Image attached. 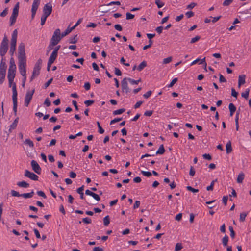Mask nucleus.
Returning <instances> with one entry per match:
<instances>
[{
  "instance_id": "45",
  "label": "nucleus",
  "mask_w": 251,
  "mask_h": 251,
  "mask_svg": "<svg viewBox=\"0 0 251 251\" xmlns=\"http://www.w3.org/2000/svg\"><path fill=\"white\" fill-rule=\"evenodd\" d=\"M97 124L98 125V128H99V132L100 134H103L104 132V129L100 126L99 122H97Z\"/></svg>"
},
{
  "instance_id": "30",
  "label": "nucleus",
  "mask_w": 251,
  "mask_h": 251,
  "mask_svg": "<svg viewBox=\"0 0 251 251\" xmlns=\"http://www.w3.org/2000/svg\"><path fill=\"white\" fill-rule=\"evenodd\" d=\"M250 89L247 88L245 90L244 92L242 93L241 96L242 97L246 99H248L249 95Z\"/></svg>"
},
{
  "instance_id": "42",
  "label": "nucleus",
  "mask_w": 251,
  "mask_h": 251,
  "mask_svg": "<svg viewBox=\"0 0 251 251\" xmlns=\"http://www.w3.org/2000/svg\"><path fill=\"white\" fill-rule=\"evenodd\" d=\"M233 1V0H225L223 3V5L224 6H227L229 5Z\"/></svg>"
},
{
  "instance_id": "22",
  "label": "nucleus",
  "mask_w": 251,
  "mask_h": 251,
  "mask_svg": "<svg viewBox=\"0 0 251 251\" xmlns=\"http://www.w3.org/2000/svg\"><path fill=\"white\" fill-rule=\"evenodd\" d=\"M6 71L0 70V84H2L5 77Z\"/></svg>"
},
{
  "instance_id": "44",
  "label": "nucleus",
  "mask_w": 251,
  "mask_h": 251,
  "mask_svg": "<svg viewBox=\"0 0 251 251\" xmlns=\"http://www.w3.org/2000/svg\"><path fill=\"white\" fill-rule=\"evenodd\" d=\"M229 230L230 232V236L232 237V238H234L235 237V232L233 230V228L232 226H230L229 227Z\"/></svg>"
},
{
  "instance_id": "3",
  "label": "nucleus",
  "mask_w": 251,
  "mask_h": 251,
  "mask_svg": "<svg viewBox=\"0 0 251 251\" xmlns=\"http://www.w3.org/2000/svg\"><path fill=\"white\" fill-rule=\"evenodd\" d=\"M61 35L60 33V30L56 29L53 33V36L51 38V44L52 46L56 45L61 40Z\"/></svg>"
},
{
  "instance_id": "26",
  "label": "nucleus",
  "mask_w": 251,
  "mask_h": 251,
  "mask_svg": "<svg viewBox=\"0 0 251 251\" xmlns=\"http://www.w3.org/2000/svg\"><path fill=\"white\" fill-rule=\"evenodd\" d=\"M73 30H74L72 27H68L66 30L62 32L61 35V37H64L69 34Z\"/></svg>"
},
{
  "instance_id": "18",
  "label": "nucleus",
  "mask_w": 251,
  "mask_h": 251,
  "mask_svg": "<svg viewBox=\"0 0 251 251\" xmlns=\"http://www.w3.org/2000/svg\"><path fill=\"white\" fill-rule=\"evenodd\" d=\"M8 79L9 81V87H12V93H13V89H15L16 91H17L16 84L14 82V78H12L11 79L10 78H8ZM12 95H13V94H12Z\"/></svg>"
},
{
  "instance_id": "62",
  "label": "nucleus",
  "mask_w": 251,
  "mask_h": 251,
  "mask_svg": "<svg viewBox=\"0 0 251 251\" xmlns=\"http://www.w3.org/2000/svg\"><path fill=\"white\" fill-rule=\"evenodd\" d=\"M163 29V27L162 26H159V27H157L156 29H155V31L158 33V34H160L162 33V30Z\"/></svg>"
},
{
  "instance_id": "41",
  "label": "nucleus",
  "mask_w": 251,
  "mask_h": 251,
  "mask_svg": "<svg viewBox=\"0 0 251 251\" xmlns=\"http://www.w3.org/2000/svg\"><path fill=\"white\" fill-rule=\"evenodd\" d=\"M201 37L200 36H196L195 37L191 39L190 43L193 44L197 41H198L200 39Z\"/></svg>"
},
{
  "instance_id": "39",
  "label": "nucleus",
  "mask_w": 251,
  "mask_h": 251,
  "mask_svg": "<svg viewBox=\"0 0 251 251\" xmlns=\"http://www.w3.org/2000/svg\"><path fill=\"white\" fill-rule=\"evenodd\" d=\"M172 61V57L171 56L165 58L163 60V63L164 64H168Z\"/></svg>"
},
{
  "instance_id": "48",
  "label": "nucleus",
  "mask_w": 251,
  "mask_h": 251,
  "mask_svg": "<svg viewBox=\"0 0 251 251\" xmlns=\"http://www.w3.org/2000/svg\"><path fill=\"white\" fill-rule=\"evenodd\" d=\"M141 173L144 176L147 177H150L151 176V173L150 172L142 171Z\"/></svg>"
},
{
  "instance_id": "63",
  "label": "nucleus",
  "mask_w": 251,
  "mask_h": 251,
  "mask_svg": "<svg viewBox=\"0 0 251 251\" xmlns=\"http://www.w3.org/2000/svg\"><path fill=\"white\" fill-rule=\"evenodd\" d=\"M231 95L235 98H237L238 95V93L235 91L234 88L231 89Z\"/></svg>"
},
{
  "instance_id": "47",
  "label": "nucleus",
  "mask_w": 251,
  "mask_h": 251,
  "mask_svg": "<svg viewBox=\"0 0 251 251\" xmlns=\"http://www.w3.org/2000/svg\"><path fill=\"white\" fill-rule=\"evenodd\" d=\"M11 193L12 196L14 197H21V194H20L18 192L15 190H12Z\"/></svg>"
},
{
  "instance_id": "14",
  "label": "nucleus",
  "mask_w": 251,
  "mask_h": 251,
  "mask_svg": "<svg viewBox=\"0 0 251 251\" xmlns=\"http://www.w3.org/2000/svg\"><path fill=\"white\" fill-rule=\"evenodd\" d=\"M24 175L25 177H27L33 180L37 181L38 179V176L37 175L27 170H25Z\"/></svg>"
},
{
  "instance_id": "38",
  "label": "nucleus",
  "mask_w": 251,
  "mask_h": 251,
  "mask_svg": "<svg viewBox=\"0 0 251 251\" xmlns=\"http://www.w3.org/2000/svg\"><path fill=\"white\" fill-rule=\"evenodd\" d=\"M77 35H75L73 37H70L69 38V43H75L77 41V39L76 38Z\"/></svg>"
},
{
  "instance_id": "9",
  "label": "nucleus",
  "mask_w": 251,
  "mask_h": 251,
  "mask_svg": "<svg viewBox=\"0 0 251 251\" xmlns=\"http://www.w3.org/2000/svg\"><path fill=\"white\" fill-rule=\"evenodd\" d=\"M40 2V0H34L31 8V18L33 19L36 14Z\"/></svg>"
},
{
  "instance_id": "23",
  "label": "nucleus",
  "mask_w": 251,
  "mask_h": 251,
  "mask_svg": "<svg viewBox=\"0 0 251 251\" xmlns=\"http://www.w3.org/2000/svg\"><path fill=\"white\" fill-rule=\"evenodd\" d=\"M17 185L20 187L23 188H28L29 186V184L25 181H23L18 182Z\"/></svg>"
},
{
  "instance_id": "40",
  "label": "nucleus",
  "mask_w": 251,
  "mask_h": 251,
  "mask_svg": "<svg viewBox=\"0 0 251 251\" xmlns=\"http://www.w3.org/2000/svg\"><path fill=\"white\" fill-rule=\"evenodd\" d=\"M182 249V246L181 243H178L175 246V251H179Z\"/></svg>"
},
{
  "instance_id": "21",
  "label": "nucleus",
  "mask_w": 251,
  "mask_h": 251,
  "mask_svg": "<svg viewBox=\"0 0 251 251\" xmlns=\"http://www.w3.org/2000/svg\"><path fill=\"white\" fill-rule=\"evenodd\" d=\"M228 107H229V109L230 111V116H232L233 113L236 111V108L232 103H230L229 104Z\"/></svg>"
},
{
  "instance_id": "50",
  "label": "nucleus",
  "mask_w": 251,
  "mask_h": 251,
  "mask_svg": "<svg viewBox=\"0 0 251 251\" xmlns=\"http://www.w3.org/2000/svg\"><path fill=\"white\" fill-rule=\"evenodd\" d=\"M134 17V15L133 14H132L129 12L126 13V19L129 20V19H132Z\"/></svg>"
},
{
  "instance_id": "34",
  "label": "nucleus",
  "mask_w": 251,
  "mask_h": 251,
  "mask_svg": "<svg viewBox=\"0 0 251 251\" xmlns=\"http://www.w3.org/2000/svg\"><path fill=\"white\" fill-rule=\"evenodd\" d=\"M228 241V237L227 235H225L222 239V243L224 246H226Z\"/></svg>"
},
{
  "instance_id": "64",
  "label": "nucleus",
  "mask_w": 251,
  "mask_h": 251,
  "mask_svg": "<svg viewBox=\"0 0 251 251\" xmlns=\"http://www.w3.org/2000/svg\"><path fill=\"white\" fill-rule=\"evenodd\" d=\"M90 84L89 82H86L84 84V87L86 90H89L90 89Z\"/></svg>"
},
{
  "instance_id": "31",
  "label": "nucleus",
  "mask_w": 251,
  "mask_h": 251,
  "mask_svg": "<svg viewBox=\"0 0 251 251\" xmlns=\"http://www.w3.org/2000/svg\"><path fill=\"white\" fill-rule=\"evenodd\" d=\"M24 143L25 144L28 145L31 148L34 147L33 142L30 139H26L24 141Z\"/></svg>"
},
{
  "instance_id": "59",
  "label": "nucleus",
  "mask_w": 251,
  "mask_h": 251,
  "mask_svg": "<svg viewBox=\"0 0 251 251\" xmlns=\"http://www.w3.org/2000/svg\"><path fill=\"white\" fill-rule=\"evenodd\" d=\"M177 78H174L169 85V87H172L177 82Z\"/></svg>"
},
{
  "instance_id": "10",
  "label": "nucleus",
  "mask_w": 251,
  "mask_h": 251,
  "mask_svg": "<svg viewBox=\"0 0 251 251\" xmlns=\"http://www.w3.org/2000/svg\"><path fill=\"white\" fill-rule=\"evenodd\" d=\"M52 7L51 4L48 3L46 4L43 7V14L46 16H49L52 12Z\"/></svg>"
},
{
  "instance_id": "49",
  "label": "nucleus",
  "mask_w": 251,
  "mask_h": 251,
  "mask_svg": "<svg viewBox=\"0 0 251 251\" xmlns=\"http://www.w3.org/2000/svg\"><path fill=\"white\" fill-rule=\"evenodd\" d=\"M197 4L195 2H192L190 4L188 5L187 6L186 8L187 9H193L195 6H196Z\"/></svg>"
},
{
  "instance_id": "4",
  "label": "nucleus",
  "mask_w": 251,
  "mask_h": 251,
  "mask_svg": "<svg viewBox=\"0 0 251 251\" xmlns=\"http://www.w3.org/2000/svg\"><path fill=\"white\" fill-rule=\"evenodd\" d=\"M42 60L39 59L36 62L32 72V75L30 78V81H32L34 78L36 77L40 74V70L41 67Z\"/></svg>"
},
{
  "instance_id": "58",
  "label": "nucleus",
  "mask_w": 251,
  "mask_h": 251,
  "mask_svg": "<svg viewBox=\"0 0 251 251\" xmlns=\"http://www.w3.org/2000/svg\"><path fill=\"white\" fill-rule=\"evenodd\" d=\"M115 74L118 76H120L122 75L121 71L117 68H115Z\"/></svg>"
},
{
  "instance_id": "56",
  "label": "nucleus",
  "mask_w": 251,
  "mask_h": 251,
  "mask_svg": "<svg viewBox=\"0 0 251 251\" xmlns=\"http://www.w3.org/2000/svg\"><path fill=\"white\" fill-rule=\"evenodd\" d=\"M92 197L98 201H99L100 200V196L96 193H93Z\"/></svg>"
},
{
  "instance_id": "27",
  "label": "nucleus",
  "mask_w": 251,
  "mask_h": 251,
  "mask_svg": "<svg viewBox=\"0 0 251 251\" xmlns=\"http://www.w3.org/2000/svg\"><path fill=\"white\" fill-rule=\"evenodd\" d=\"M18 122V118H16L14 120V121L13 122V123L10 126V128H9L10 131H11L12 130L14 129L16 127V126H17Z\"/></svg>"
},
{
  "instance_id": "46",
  "label": "nucleus",
  "mask_w": 251,
  "mask_h": 251,
  "mask_svg": "<svg viewBox=\"0 0 251 251\" xmlns=\"http://www.w3.org/2000/svg\"><path fill=\"white\" fill-rule=\"evenodd\" d=\"M187 189L190 191H191L193 193H197V192H199V190L198 189H194L193 188V187H192L191 186H187Z\"/></svg>"
},
{
  "instance_id": "12",
  "label": "nucleus",
  "mask_w": 251,
  "mask_h": 251,
  "mask_svg": "<svg viewBox=\"0 0 251 251\" xmlns=\"http://www.w3.org/2000/svg\"><path fill=\"white\" fill-rule=\"evenodd\" d=\"M58 53H56V51H53L51 53L48 62V70H49L51 65L54 62L56 58H57Z\"/></svg>"
},
{
  "instance_id": "5",
  "label": "nucleus",
  "mask_w": 251,
  "mask_h": 251,
  "mask_svg": "<svg viewBox=\"0 0 251 251\" xmlns=\"http://www.w3.org/2000/svg\"><path fill=\"white\" fill-rule=\"evenodd\" d=\"M19 3H17L13 9L12 15L10 18V25H13L16 22V18L18 15Z\"/></svg>"
},
{
  "instance_id": "33",
  "label": "nucleus",
  "mask_w": 251,
  "mask_h": 251,
  "mask_svg": "<svg viewBox=\"0 0 251 251\" xmlns=\"http://www.w3.org/2000/svg\"><path fill=\"white\" fill-rule=\"evenodd\" d=\"M125 111V109L124 108H121L118 109L117 110H115L113 111V114L114 115H119L122 114L123 112Z\"/></svg>"
},
{
  "instance_id": "16",
  "label": "nucleus",
  "mask_w": 251,
  "mask_h": 251,
  "mask_svg": "<svg viewBox=\"0 0 251 251\" xmlns=\"http://www.w3.org/2000/svg\"><path fill=\"white\" fill-rule=\"evenodd\" d=\"M8 50V45L1 44L0 47V54L1 56H3Z\"/></svg>"
},
{
  "instance_id": "15",
  "label": "nucleus",
  "mask_w": 251,
  "mask_h": 251,
  "mask_svg": "<svg viewBox=\"0 0 251 251\" xmlns=\"http://www.w3.org/2000/svg\"><path fill=\"white\" fill-rule=\"evenodd\" d=\"M12 100L13 102V110L15 113H16L17 108V91L15 89H13Z\"/></svg>"
},
{
  "instance_id": "19",
  "label": "nucleus",
  "mask_w": 251,
  "mask_h": 251,
  "mask_svg": "<svg viewBox=\"0 0 251 251\" xmlns=\"http://www.w3.org/2000/svg\"><path fill=\"white\" fill-rule=\"evenodd\" d=\"M244 173L242 172H240L237 176V182L238 183H242L244 180Z\"/></svg>"
},
{
  "instance_id": "51",
  "label": "nucleus",
  "mask_w": 251,
  "mask_h": 251,
  "mask_svg": "<svg viewBox=\"0 0 251 251\" xmlns=\"http://www.w3.org/2000/svg\"><path fill=\"white\" fill-rule=\"evenodd\" d=\"M94 101L93 100H88L84 101V103L87 106H89L94 103Z\"/></svg>"
},
{
  "instance_id": "61",
  "label": "nucleus",
  "mask_w": 251,
  "mask_h": 251,
  "mask_svg": "<svg viewBox=\"0 0 251 251\" xmlns=\"http://www.w3.org/2000/svg\"><path fill=\"white\" fill-rule=\"evenodd\" d=\"M128 82L132 85H137V81L134 79H132L130 78H127Z\"/></svg>"
},
{
  "instance_id": "6",
  "label": "nucleus",
  "mask_w": 251,
  "mask_h": 251,
  "mask_svg": "<svg viewBox=\"0 0 251 251\" xmlns=\"http://www.w3.org/2000/svg\"><path fill=\"white\" fill-rule=\"evenodd\" d=\"M18 60H26L25 56V45L23 43H21L18 47Z\"/></svg>"
},
{
  "instance_id": "24",
  "label": "nucleus",
  "mask_w": 251,
  "mask_h": 251,
  "mask_svg": "<svg viewBox=\"0 0 251 251\" xmlns=\"http://www.w3.org/2000/svg\"><path fill=\"white\" fill-rule=\"evenodd\" d=\"M34 194V191L32 190L30 193H23L21 194V197H23V198L25 199L30 198L33 197V195Z\"/></svg>"
},
{
  "instance_id": "55",
  "label": "nucleus",
  "mask_w": 251,
  "mask_h": 251,
  "mask_svg": "<svg viewBox=\"0 0 251 251\" xmlns=\"http://www.w3.org/2000/svg\"><path fill=\"white\" fill-rule=\"evenodd\" d=\"M8 13V8H6L0 14L1 17H5Z\"/></svg>"
},
{
  "instance_id": "32",
  "label": "nucleus",
  "mask_w": 251,
  "mask_h": 251,
  "mask_svg": "<svg viewBox=\"0 0 251 251\" xmlns=\"http://www.w3.org/2000/svg\"><path fill=\"white\" fill-rule=\"evenodd\" d=\"M247 213H246V212H242L241 213H240V222H244L245 220V218L247 215Z\"/></svg>"
},
{
  "instance_id": "13",
  "label": "nucleus",
  "mask_w": 251,
  "mask_h": 251,
  "mask_svg": "<svg viewBox=\"0 0 251 251\" xmlns=\"http://www.w3.org/2000/svg\"><path fill=\"white\" fill-rule=\"evenodd\" d=\"M31 165L32 170L37 174H40L41 173V168L39 165L35 160H32L31 162Z\"/></svg>"
},
{
  "instance_id": "28",
  "label": "nucleus",
  "mask_w": 251,
  "mask_h": 251,
  "mask_svg": "<svg viewBox=\"0 0 251 251\" xmlns=\"http://www.w3.org/2000/svg\"><path fill=\"white\" fill-rule=\"evenodd\" d=\"M7 65L3 58L2 59L0 65V70L6 71Z\"/></svg>"
},
{
  "instance_id": "54",
  "label": "nucleus",
  "mask_w": 251,
  "mask_h": 251,
  "mask_svg": "<svg viewBox=\"0 0 251 251\" xmlns=\"http://www.w3.org/2000/svg\"><path fill=\"white\" fill-rule=\"evenodd\" d=\"M82 221L85 224H90L91 223V220L88 217L83 218Z\"/></svg>"
},
{
  "instance_id": "57",
  "label": "nucleus",
  "mask_w": 251,
  "mask_h": 251,
  "mask_svg": "<svg viewBox=\"0 0 251 251\" xmlns=\"http://www.w3.org/2000/svg\"><path fill=\"white\" fill-rule=\"evenodd\" d=\"M203 158H204L205 159H207L208 160H211V155L209 154H204L203 155Z\"/></svg>"
},
{
  "instance_id": "1",
  "label": "nucleus",
  "mask_w": 251,
  "mask_h": 251,
  "mask_svg": "<svg viewBox=\"0 0 251 251\" xmlns=\"http://www.w3.org/2000/svg\"><path fill=\"white\" fill-rule=\"evenodd\" d=\"M16 71V66L15 65L14 58L11 57L10 60L7 77L10 78L11 79L12 78H14L15 77Z\"/></svg>"
},
{
  "instance_id": "60",
  "label": "nucleus",
  "mask_w": 251,
  "mask_h": 251,
  "mask_svg": "<svg viewBox=\"0 0 251 251\" xmlns=\"http://www.w3.org/2000/svg\"><path fill=\"white\" fill-rule=\"evenodd\" d=\"M37 193L39 196L42 197L44 198H46V196L43 191H37Z\"/></svg>"
},
{
  "instance_id": "53",
  "label": "nucleus",
  "mask_w": 251,
  "mask_h": 251,
  "mask_svg": "<svg viewBox=\"0 0 251 251\" xmlns=\"http://www.w3.org/2000/svg\"><path fill=\"white\" fill-rule=\"evenodd\" d=\"M151 94L152 92L151 91H149L143 95V97L146 99H148L151 96Z\"/></svg>"
},
{
  "instance_id": "29",
  "label": "nucleus",
  "mask_w": 251,
  "mask_h": 251,
  "mask_svg": "<svg viewBox=\"0 0 251 251\" xmlns=\"http://www.w3.org/2000/svg\"><path fill=\"white\" fill-rule=\"evenodd\" d=\"M165 151V150L164 149L163 145H161L160 146L158 150L157 151L156 154H163L164 153Z\"/></svg>"
},
{
  "instance_id": "37",
  "label": "nucleus",
  "mask_w": 251,
  "mask_h": 251,
  "mask_svg": "<svg viewBox=\"0 0 251 251\" xmlns=\"http://www.w3.org/2000/svg\"><path fill=\"white\" fill-rule=\"evenodd\" d=\"M110 223L109 216H106L103 218V224L105 226H108Z\"/></svg>"
},
{
  "instance_id": "20",
  "label": "nucleus",
  "mask_w": 251,
  "mask_h": 251,
  "mask_svg": "<svg viewBox=\"0 0 251 251\" xmlns=\"http://www.w3.org/2000/svg\"><path fill=\"white\" fill-rule=\"evenodd\" d=\"M226 153L229 154L232 151V148L231 146V143L229 141L226 145Z\"/></svg>"
},
{
  "instance_id": "8",
  "label": "nucleus",
  "mask_w": 251,
  "mask_h": 251,
  "mask_svg": "<svg viewBox=\"0 0 251 251\" xmlns=\"http://www.w3.org/2000/svg\"><path fill=\"white\" fill-rule=\"evenodd\" d=\"M26 60H19V69L21 75L22 76L26 75Z\"/></svg>"
},
{
  "instance_id": "52",
  "label": "nucleus",
  "mask_w": 251,
  "mask_h": 251,
  "mask_svg": "<svg viewBox=\"0 0 251 251\" xmlns=\"http://www.w3.org/2000/svg\"><path fill=\"white\" fill-rule=\"evenodd\" d=\"M185 15L187 18H189L193 17L194 15V13L192 11H188L185 13Z\"/></svg>"
},
{
  "instance_id": "2",
  "label": "nucleus",
  "mask_w": 251,
  "mask_h": 251,
  "mask_svg": "<svg viewBox=\"0 0 251 251\" xmlns=\"http://www.w3.org/2000/svg\"><path fill=\"white\" fill-rule=\"evenodd\" d=\"M18 36V31L17 29H15L12 33L11 39L10 48L9 53L11 56H13L16 50L17 38Z\"/></svg>"
},
{
  "instance_id": "43",
  "label": "nucleus",
  "mask_w": 251,
  "mask_h": 251,
  "mask_svg": "<svg viewBox=\"0 0 251 251\" xmlns=\"http://www.w3.org/2000/svg\"><path fill=\"white\" fill-rule=\"evenodd\" d=\"M47 17H48V16H46L44 15H43L41 16V25H43L45 24Z\"/></svg>"
},
{
  "instance_id": "36",
  "label": "nucleus",
  "mask_w": 251,
  "mask_h": 251,
  "mask_svg": "<svg viewBox=\"0 0 251 251\" xmlns=\"http://www.w3.org/2000/svg\"><path fill=\"white\" fill-rule=\"evenodd\" d=\"M217 181V179H215V180H213L210 184V186H208L206 187V190L207 191H212L213 189V186L214 185L215 182Z\"/></svg>"
},
{
  "instance_id": "35",
  "label": "nucleus",
  "mask_w": 251,
  "mask_h": 251,
  "mask_svg": "<svg viewBox=\"0 0 251 251\" xmlns=\"http://www.w3.org/2000/svg\"><path fill=\"white\" fill-rule=\"evenodd\" d=\"M155 4L158 8H160L164 5V3L162 2L161 0H155Z\"/></svg>"
},
{
  "instance_id": "25",
  "label": "nucleus",
  "mask_w": 251,
  "mask_h": 251,
  "mask_svg": "<svg viewBox=\"0 0 251 251\" xmlns=\"http://www.w3.org/2000/svg\"><path fill=\"white\" fill-rule=\"evenodd\" d=\"M147 62L145 61H143L137 67V69L139 71H141L145 67L147 66Z\"/></svg>"
},
{
  "instance_id": "11",
  "label": "nucleus",
  "mask_w": 251,
  "mask_h": 251,
  "mask_svg": "<svg viewBox=\"0 0 251 251\" xmlns=\"http://www.w3.org/2000/svg\"><path fill=\"white\" fill-rule=\"evenodd\" d=\"M128 81L127 78H124L121 82L122 91L126 94H127L129 92V89L128 86Z\"/></svg>"
},
{
  "instance_id": "17",
  "label": "nucleus",
  "mask_w": 251,
  "mask_h": 251,
  "mask_svg": "<svg viewBox=\"0 0 251 251\" xmlns=\"http://www.w3.org/2000/svg\"><path fill=\"white\" fill-rule=\"evenodd\" d=\"M245 75H240L238 77V87H240L241 85L245 83Z\"/></svg>"
},
{
  "instance_id": "7",
  "label": "nucleus",
  "mask_w": 251,
  "mask_h": 251,
  "mask_svg": "<svg viewBox=\"0 0 251 251\" xmlns=\"http://www.w3.org/2000/svg\"><path fill=\"white\" fill-rule=\"evenodd\" d=\"M34 89L28 90L25 97V105L28 107L34 93Z\"/></svg>"
}]
</instances>
